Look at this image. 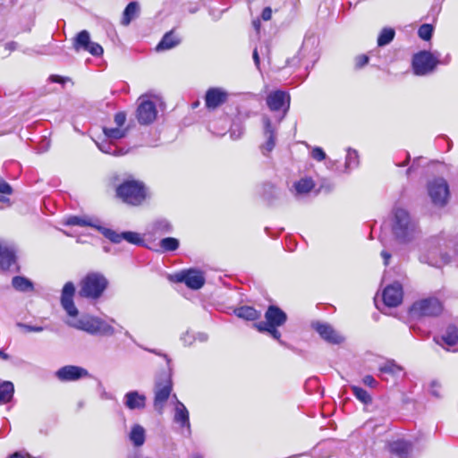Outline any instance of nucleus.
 <instances>
[{"instance_id": "16", "label": "nucleus", "mask_w": 458, "mask_h": 458, "mask_svg": "<svg viewBox=\"0 0 458 458\" xmlns=\"http://www.w3.org/2000/svg\"><path fill=\"white\" fill-rule=\"evenodd\" d=\"M227 98L228 93L222 88H210L205 95V105L208 109L214 110L225 103Z\"/></svg>"}, {"instance_id": "39", "label": "nucleus", "mask_w": 458, "mask_h": 458, "mask_svg": "<svg viewBox=\"0 0 458 458\" xmlns=\"http://www.w3.org/2000/svg\"><path fill=\"white\" fill-rule=\"evenodd\" d=\"M103 132L108 140H119L126 136L127 129L104 127Z\"/></svg>"}, {"instance_id": "20", "label": "nucleus", "mask_w": 458, "mask_h": 458, "mask_svg": "<svg viewBox=\"0 0 458 458\" xmlns=\"http://www.w3.org/2000/svg\"><path fill=\"white\" fill-rule=\"evenodd\" d=\"M146 401V395L136 390L126 393L123 397L124 405L129 410H143Z\"/></svg>"}, {"instance_id": "47", "label": "nucleus", "mask_w": 458, "mask_h": 458, "mask_svg": "<svg viewBox=\"0 0 458 458\" xmlns=\"http://www.w3.org/2000/svg\"><path fill=\"white\" fill-rule=\"evenodd\" d=\"M369 57L367 55H360L354 58V67L356 70L363 68L368 64Z\"/></svg>"}, {"instance_id": "25", "label": "nucleus", "mask_w": 458, "mask_h": 458, "mask_svg": "<svg viewBox=\"0 0 458 458\" xmlns=\"http://www.w3.org/2000/svg\"><path fill=\"white\" fill-rule=\"evenodd\" d=\"M181 43V38L172 30L166 32L156 47L157 52L170 50Z\"/></svg>"}, {"instance_id": "3", "label": "nucleus", "mask_w": 458, "mask_h": 458, "mask_svg": "<svg viewBox=\"0 0 458 458\" xmlns=\"http://www.w3.org/2000/svg\"><path fill=\"white\" fill-rule=\"evenodd\" d=\"M392 230L395 239L401 243L413 241L419 233L417 221L402 208H397L394 211Z\"/></svg>"}, {"instance_id": "58", "label": "nucleus", "mask_w": 458, "mask_h": 458, "mask_svg": "<svg viewBox=\"0 0 458 458\" xmlns=\"http://www.w3.org/2000/svg\"><path fill=\"white\" fill-rule=\"evenodd\" d=\"M208 335L206 333H197L195 334V342L196 341H199L200 343H205L206 341H208Z\"/></svg>"}, {"instance_id": "10", "label": "nucleus", "mask_w": 458, "mask_h": 458, "mask_svg": "<svg viewBox=\"0 0 458 458\" xmlns=\"http://www.w3.org/2000/svg\"><path fill=\"white\" fill-rule=\"evenodd\" d=\"M265 321L255 323V327H281L287 320L286 313L276 305H269L265 312Z\"/></svg>"}, {"instance_id": "23", "label": "nucleus", "mask_w": 458, "mask_h": 458, "mask_svg": "<svg viewBox=\"0 0 458 458\" xmlns=\"http://www.w3.org/2000/svg\"><path fill=\"white\" fill-rule=\"evenodd\" d=\"M65 225L72 226H90L97 229L101 233L102 228H105L100 225L99 219L88 216H72L67 218Z\"/></svg>"}, {"instance_id": "45", "label": "nucleus", "mask_w": 458, "mask_h": 458, "mask_svg": "<svg viewBox=\"0 0 458 458\" xmlns=\"http://www.w3.org/2000/svg\"><path fill=\"white\" fill-rule=\"evenodd\" d=\"M180 340L184 346H191L195 342V334L187 330L181 335Z\"/></svg>"}, {"instance_id": "22", "label": "nucleus", "mask_w": 458, "mask_h": 458, "mask_svg": "<svg viewBox=\"0 0 458 458\" xmlns=\"http://www.w3.org/2000/svg\"><path fill=\"white\" fill-rule=\"evenodd\" d=\"M434 341L437 344L445 347L454 346L458 342V329L455 326L450 325L446 327L445 333L441 335L434 336Z\"/></svg>"}, {"instance_id": "36", "label": "nucleus", "mask_w": 458, "mask_h": 458, "mask_svg": "<svg viewBox=\"0 0 458 458\" xmlns=\"http://www.w3.org/2000/svg\"><path fill=\"white\" fill-rule=\"evenodd\" d=\"M14 386L10 381H4L0 384V404L8 403L13 395Z\"/></svg>"}, {"instance_id": "55", "label": "nucleus", "mask_w": 458, "mask_h": 458, "mask_svg": "<svg viewBox=\"0 0 458 458\" xmlns=\"http://www.w3.org/2000/svg\"><path fill=\"white\" fill-rule=\"evenodd\" d=\"M127 458H154L150 455L143 454L141 451L135 450L127 455Z\"/></svg>"}, {"instance_id": "43", "label": "nucleus", "mask_w": 458, "mask_h": 458, "mask_svg": "<svg viewBox=\"0 0 458 458\" xmlns=\"http://www.w3.org/2000/svg\"><path fill=\"white\" fill-rule=\"evenodd\" d=\"M278 327H256L259 332L268 333L274 339L277 340L280 344L284 345V343L281 340V333L277 329Z\"/></svg>"}, {"instance_id": "12", "label": "nucleus", "mask_w": 458, "mask_h": 458, "mask_svg": "<svg viewBox=\"0 0 458 458\" xmlns=\"http://www.w3.org/2000/svg\"><path fill=\"white\" fill-rule=\"evenodd\" d=\"M175 279L176 282L184 283L192 290H199L205 284L203 273L194 268L181 271L175 275Z\"/></svg>"}, {"instance_id": "32", "label": "nucleus", "mask_w": 458, "mask_h": 458, "mask_svg": "<svg viewBox=\"0 0 458 458\" xmlns=\"http://www.w3.org/2000/svg\"><path fill=\"white\" fill-rule=\"evenodd\" d=\"M344 164V173H349L352 169L358 167L360 164L359 155L357 150L348 148Z\"/></svg>"}, {"instance_id": "7", "label": "nucleus", "mask_w": 458, "mask_h": 458, "mask_svg": "<svg viewBox=\"0 0 458 458\" xmlns=\"http://www.w3.org/2000/svg\"><path fill=\"white\" fill-rule=\"evenodd\" d=\"M428 193L436 207H444L449 199V186L444 178H437L428 183Z\"/></svg>"}, {"instance_id": "52", "label": "nucleus", "mask_w": 458, "mask_h": 458, "mask_svg": "<svg viewBox=\"0 0 458 458\" xmlns=\"http://www.w3.org/2000/svg\"><path fill=\"white\" fill-rule=\"evenodd\" d=\"M19 327L24 328L27 332H42L44 330L43 327H38V326H30L27 324H18Z\"/></svg>"}, {"instance_id": "31", "label": "nucleus", "mask_w": 458, "mask_h": 458, "mask_svg": "<svg viewBox=\"0 0 458 458\" xmlns=\"http://www.w3.org/2000/svg\"><path fill=\"white\" fill-rule=\"evenodd\" d=\"M234 313L238 318L250 321H254L260 316V313L258 310L250 306H242L236 309Z\"/></svg>"}, {"instance_id": "13", "label": "nucleus", "mask_w": 458, "mask_h": 458, "mask_svg": "<svg viewBox=\"0 0 458 458\" xmlns=\"http://www.w3.org/2000/svg\"><path fill=\"white\" fill-rule=\"evenodd\" d=\"M56 377L63 382L76 381L89 376V371L80 366L66 365L55 372Z\"/></svg>"}, {"instance_id": "35", "label": "nucleus", "mask_w": 458, "mask_h": 458, "mask_svg": "<svg viewBox=\"0 0 458 458\" xmlns=\"http://www.w3.org/2000/svg\"><path fill=\"white\" fill-rule=\"evenodd\" d=\"M403 371V368L398 365L394 360H388L379 367L381 374H388L393 377H397Z\"/></svg>"}, {"instance_id": "28", "label": "nucleus", "mask_w": 458, "mask_h": 458, "mask_svg": "<svg viewBox=\"0 0 458 458\" xmlns=\"http://www.w3.org/2000/svg\"><path fill=\"white\" fill-rule=\"evenodd\" d=\"M139 4L135 1L130 2L123 13L121 24L123 26H128L131 23V21L139 15Z\"/></svg>"}, {"instance_id": "64", "label": "nucleus", "mask_w": 458, "mask_h": 458, "mask_svg": "<svg viewBox=\"0 0 458 458\" xmlns=\"http://www.w3.org/2000/svg\"><path fill=\"white\" fill-rule=\"evenodd\" d=\"M454 252L456 255H458V242L455 244Z\"/></svg>"}, {"instance_id": "60", "label": "nucleus", "mask_w": 458, "mask_h": 458, "mask_svg": "<svg viewBox=\"0 0 458 458\" xmlns=\"http://www.w3.org/2000/svg\"><path fill=\"white\" fill-rule=\"evenodd\" d=\"M381 257L384 259L385 266H387L388 263H389V259L391 258V254L388 251H386V250H382L381 251Z\"/></svg>"}, {"instance_id": "40", "label": "nucleus", "mask_w": 458, "mask_h": 458, "mask_svg": "<svg viewBox=\"0 0 458 458\" xmlns=\"http://www.w3.org/2000/svg\"><path fill=\"white\" fill-rule=\"evenodd\" d=\"M159 245L163 251H174L179 248L180 242L176 238L166 237L159 242Z\"/></svg>"}, {"instance_id": "56", "label": "nucleus", "mask_w": 458, "mask_h": 458, "mask_svg": "<svg viewBox=\"0 0 458 458\" xmlns=\"http://www.w3.org/2000/svg\"><path fill=\"white\" fill-rule=\"evenodd\" d=\"M69 80H70L69 78L63 77V76H60V75H51L49 77V81H50L55 82V83H60V84H64L66 81H68Z\"/></svg>"}, {"instance_id": "30", "label": "nucleus", "mask_w": 458, "mask_h": 458, "mask_svg": "<svg viewBox=\"0 0 458 458\" xmlns=\"http://www.w3.org/2000/svg\"><path fill=\"white\" fill-rule=\"evenodd\" d=\"M12 285L15 290L23 293L31 292L34 289L33 283L30 279L20 276L13 277Z\"/></svg>"}, {"instance_id": "9", "label": "nucleus", "mask_w": 458, "mask_h": 458, "mask_svg": "<svg viewBox=\"0 0 458 458\" xmlns=\"http://www.w3.org/2000/svg\"><path fill=\"white\" fill-rule=\"evenodd\" d=\"M102 234L114 244L120 243L123 240L137 246L144 245V240L140 233L131 231L117 233L113 229L102 228Z\"/></svg>"}, {"instance_id": "49", "label": "nucleus", "mask_w": 458, "mask_h": 458, "mask_svg": "<svg viewBox=\"0 0 458 458\" xmlns=\"http://www.w3.org/2000/svg\"><path fill=\"white\" fill-rule=\"evenodd\" d=\"M126 121V114L123 112H118L114 115V123L117 127L121 128Z\"/></svg>"}, {"instance_id": "29", "label": "nucleus", "mask_w": 458, "mask_h": 458, "mask_svg": "<svg viewBox=\"0 0 458 458\" xmlns=\"http://www.w3.org/2000/svg\"><path fill=\"white\" fill-rule=\"evenodd\" d=\"M129 438L134 446H142L146 440V432L142 426L135 424L129 434Z\"/></svg>"}, {"instance_id": "38", "label": "nucleus", "mask_w": 458, "mask_h": 458, "mask_svg": "<svg viewBox=\"0 0 458 458\" xmlns=\"http://www.w3.org/2000/svg\"><path fill=\"white\" fill-rule=\"evenodd\" d=\"M395 35V31L392 28H385L381 30L377 38V45L384 47L393 41Z\"/></svg>"}, {"instance_id": "42", "label": "nucleus", "mask_w": 458, "mask_h": 458, "mask_svg": "<svg viewBox=\"0 0 458 458\" xmlns=\"http://www.w3.org/2000/svg\"><path fill=\"white\" fill-rule=\"evenodd\" d=\"M434 27L431 24L424 23L418 30L419 37L423 40H429L432 38Z\"/></svg>"}, {"instance_id": "24", "label": "nucleus", "mask_w": 458, "mask_h": 458, "mask_svg": "<svg viewBox=\"0 0 458 458\" xmlns=\"http://www.w3.org/2000/svg\"><path fill=\"white\" fill-rule=\"evenodd\" d=\"M315 183L311 178H301L293 182L290 188V191L296 198L306 195L312 191Z\"/></svg>"}, {"instance_id": "8", "label": "nucleus", "mask_w": 458, "mask_h": 458, "mask_svg": "<svg viewBox=\"0 0 458 458\" xmlns=\"http://www.w3.org/2000/svg\"><path fill=\"white\" fill-rule=\"evenodd\" d=\"M442 303L437 298H427L412 304L410 313L412 317H434L442 312Z\"/></svg>"}, {"instance_id": "41", "label": "nucleus", "mask_w": 458, "mask_h": 458, "mask_svg": "<svg viewBox=\"0 0 458 458\" xmlns=\"http://www.w3.org/2000/svg\"><path fill=\"white\" fill-rule=\"evenodd\" d=\"M351 389L352 391L353 395L361 403L365 404L371 403L372 398L370 394L368 393V391H366L365 389L357 386H352Z\"/></svg>"}, {"instance_id": "54", "label": "nucleus", "mask_w": 458, "mask_h": 458, "mask_svg": "<svg viewBox=\"0 0 458 458\" xmlns=\"http://www.w3.org/2000/svg\"><path fill=\"white\" fill-rule=\"evenodd\" d=\"M146 350L148 352H152V353H155L157 355L162 356L165 360V361L167 363V369L166 370H169V368H171V359L168 357L167 354L162 353L159 351L155 350V349H146Z\"/></svg>"}, {"instance_id": "14", "label": "nucleus", "mask_w": 458, "mask_h": 458, "mask_svg": "<svg viewBox=\"0 0 458 458\" xmlns=\"http://www.w3.org/2000/svg\"><path fill=\"white\" fill-rule=\"evenodd\" d=\"M312 328L318 332L322 339L329 344H339L344 340V338L327 323L314 322L312 323Z\"/></svg>"}, {"instance_id": "50", "label": "nucleus", "mask_w": 458, "mask_h": 458, "mask_svg": "<svg viewBox=\"0 0 458 458\" xmlns=\"http://www.w3.org/2000/svg\"><path fill=\"white\" fill-rule=\"evenodd\" d=\"M229 132L231 139L237 140L242 135L243 129L240 125H237V128H231Z\"/></svg>"}, {"instance_id": "34", "label": "nucleus", "mask_w": 458, "mask_h": 458, "mask_svg": "<svg viewBox=\"0 0 458 458\" xmlns=\"http://www.w3.org/2000/svg\"><path fill=\"white\" fill-rule=\"evenodd\" d=\"M151 231L154 234H165L173 231V225L166 219H157L153 222Z\"/></svg>"}, {"instance_id": "57", "label": "nucleus", "mask_w": 458, "mask_h": 458, "mask_svg": "<svg viewBox=\"0 0 458 458\" xmlns=\"http://www.w3.org/2000/svg\"><path fill=\"white\" fill-rule=\"evenodd\" d=\"M272 17V10L270 7H266L263 9L262 11V13H261V18L264 20V21H269Z\"/></svg>"}, {"instance_id": "4", "label": "nucleus", "mask_w": 458, "mask_h": 458, "mask_svg": "<svg viewBox=\"0 0 458 458\" xmlns=\"http://www.w3.org/2000/svg\"><path fill=\"white\" fill-rule=\"evenodd\" d=\"M108 286L107 278L100 272L88 273L80 283L79 294L89 300H98Z\"/></svg>"}, {"instance_id": "2", "label": "nucleus", "mask_w": 458, "mask_h": 458, "mask_svg": "<svg viewBox=\"0 0 458 458\" xmlns=\"http://www.w3.org/2000/svg\"><path fill=\"white\" fill-rule=\"evenodd\" d=\"M116 197L123 203L138 207L149 198L148 189L142 181L133 178L123 180L115 189Z\"/></svg>"}, {"instance_id": "46", "label": "nucleus", "mask_w": 458, "mask_h": 458, "mask_svg": "<svg viewBox=\"0 0 458 458\" xmlns=\"http://www.w3.org/2000/svg\"><path fill=\"white\" fill-rule=\"evenodd\" d=\"M85 51H88L92 55L99 56L103 54V47L99 44L91 41Z\"/></svg>"}, {"instance_id": "53", "label": "nucleus", "mask_w": 458, "mask_h": 458, "mask_svg": "<svg viewBox=\"0 0 458 458\" xmlns=\"http://www.w3.org/2000/svg\"><path fill=\"white\" fill-rule=\"evenodd\" d=\"M146 350L148 352H152V353H155L157 355L162 356L165 360V361L167 363V369L166 370H169V368H171V359L168 357L167 354L162 353L159 351L155 350V349H146Z\"/></svg>"}, {"instance_id": "5", "label": "nucleus", "mask_w": 458, "mask_h": 458, "mask_svg": "<svg viewBox=\"0 0 458 458\" xmlns=\"http://www.w3.org/2000/svg\"><path fill=\"white\" fill-rule=\"evenodd\" d=\"M172 389V368H169V370L162 371L156 378L154 406L157 410H161L164 407Z\"/></svg>"}, {"instance_id": "33", "label": "nucleus", "mask_w": 458, "mask_h": 458, "mask_svg": "<svg viewBox=\"0 0 458 458\" xmlns=\"http://www.w3.org/2000/svg\"><path fill=\"white\" fill-rule=\"evenodd\" d=\"M97 145L100 151L113 156H123L128 152V150H124L123 148H118L117 146L112 144L107 140L97 143Z\"/></svg>"}, {"instance_id": "51", "label": "nucleus", "mask_w": 458, "mask_h": 458, "mask_svg": "<svg viewBox=\"0 0 458 458\" xmlns=\"http://www.w3.org/2000/svg\"><path fill=\"white\" fill-rule=\"evenodd\" d=\"M362 382L364 385L371 387V388H375L377 387V380L370 375H366L363 378H362Z\"/></svg>"}, {"instance_id": "26", "label": "nucleus", "mask_w": 458, "mask_h": 458, "mask_svg": "<svg viewBox=\"0 0 458 458\" xmlns=\"http://www.w3.org/2000/svg\"><path fill=\"white\" fill-rule=\"evenodd\" d=\"M174 420L182 428H187L188 429L191 428L189 411L185 405L178 400L176 401L174 407Z\"/></svg>"}, {"instance_id": "1", "label": "nucleus", "mask_w": 458, "mask_h": 458, "mask_svg": "<svg viewBox=\"0 0 458 458\" xmlns=\"http://www.w3.org/2000/svg\"><path fill=\"white\" fill-rule=\"evenodd\" d=\"M74 294V284L72 282H67L62 289L60 300L63 309L71 318L66 321V324L73 328L85 331L92 335H114L115 333L114 328L98 317L83 315L80 318H76L78 317L79 310L73 301Z\"/></svg>"}, {"instance_id": "18", "label": "nucleus", "mask_w": 458, "mask_h": 458, "mask_svg": "<svg viewBox=\"0 0 458 458\" xmlns=\"http://www.w3.org/2000/svg\"><path fill=\"white\" fill-rule=\"evenodd\" d=\"M422 263H427L429 266L440 267L450 261V256L444 253L437 248L431 249L427 254H422L420 257Z\"/></svg>"}, {"instance_id": "44", "label": "nucleus", "mask_w": 458, "mask_h": 458, "mask_svg": "<svg viewBox=\"0 0 458 458\" xmlns=\"http://www.w3.org/2000/svg\"><path fill=\"white\" fill-rule=\"evenodd\" d=\"M442 386L439 381L432 380L429 384V393L431 395L437 398L442 397Z\"/></svg>"}, {"instance_id": "21", "label": "nucleus", "mask_w": 458, "mask_h": 458, "mask_svg": "<svg viewBox=\"0 0 458 458\" xmlns=\"http://www.w3.org/2000/svg\"><path fill=\"white\" fill-rule=\"evenodd\" d=\"M389 451L397 458H411L412 445L409 441L398 439L389 444Z\"/></svg>"}, {"instance_id": "19", "label": "nucleus", "mask_w": 458, "mask_h": 458, "mask_svg": "<svg viewBox=\"0 0 458 458\" xmlns=\"http://www.w3.org/2000/svg\"><path fill=\"white\" fill-rule=\"evenodd\" d=\"M265 143L261 146L263 155L271 152L276 145V129L273 127L269 118H263Z\"/></svg>"}, {"instance_id": "11", "label": "nucleus", "mask_w": 458, "mask_h": 458, "mask_svg": "<svg viewBox=\"0 0 458 458\" xmlns=\"http://www.w3.org/2000/svg\"><path fill=\"white\" fill-rule=\"evenodd\" d=\"M140 104L136 111V116L139 123L148 125L152 123L157 118V107L153 101L140 98Z\"/></svg>"}, {"instance_id": "17", "label": "nucleus", "mask_w": 458, "mask_h": 458, "mask_svg": "<svg viewBox=\"0 0 458 458\" xmlns=\"http://www.w3.org/2000/svg\"><path fill=\"white\" fill-rule=\"evenodd\" d=\"M403 301V288L399 283L386 286L383 291V301L387 307H397Z\"/></svg>"}, {"instance_id": "59", "label": "nucleus", "mask_w": 458, "mask_h": 458, "mask_svg": "<svg viewBox=\"0 0 458 458\" xmlns=\"http://www.w3.org/2000/svg\"><path fill=\"white\" fill-rule=\"evenodd\" d=\"M252 58H253L256 67L259 70L260 60H259V51L257 48H255L253 50Z\"/></svg>"}, {"instance_id": "15", "label": "nucleus", "mask_w": 458, "mask_h": 458, "mask_svg": "<svg viewBox=\"0 0 458 458\" xmlns=\"http://www.w3.org/2000/svg\"><path fill=\"white\" fill-rule=\"evenodd\" d=\"M267 105L271 111H279L284 107V113L290 107V96L283 90H276L268 94Z\"/></svg>"}, {"instance_id": "62", "label": "nucleus", "mask_w": 458, "mask_h": 458, "mask_svg": "<svg viewBox=\"0 0 458 458\" xmlns=\"http://www.w3.org/2000/svg\"><path fill=\"white\" fill-rule=\"evenodd\" d=\"M0 357H2L3 359H7V354L0 351Z\"/></svg>"}, {"instance_id": "37", "label": "nucleus", "mask_w": 458, "mask_h": 458, "mask_svg": "<svg viewBox=\"0 0 458 458\" xmlns=\"http://www.w3.org/2000/svg\"><path fill=\"white\" fill-rule=\"evenodd\" d=\"M90 42L89 33L87 30H81L74 39L73 47L76 51L85 50Z\"/></svg>"}, {"instance_id": "63", "label": "nucleus", "mask_w": 458, "mask_h": 458, "mask_svg": "<svg viewBox=\"0 0 458 458\" xmlns=\"http://www.w3.org/2000/svg\"><path fill=\"white\" fill-rule=\"evenodd\" d=\"M0 357H2L3 359H7V354L0 351Z\"/></svg>"}, {"instance_id": "6", "label": "nucleus", "mask_w": 458, "mask_h": 458, "mask_svg": "<svg viewBox=\"0 0 458 458\" xmlns=\"http://www.w3.org/2000/svg\"><path fill=\"white\" fill-rule=\"evenodd\" d=\"M440 55L429 51H420L412 57V70L414 74L424 76L432 72L439 64Z\"/></svg>"}, {"instance_id": "61", "label": "nucleus", "mask_w": 458, "mask_h": 458, "mask_svg": "<svg viewBox=\"0 0 458 458\" xmlns=\"http://www.w3.org/2000/svg\"><path fill=\"white\" fill-rule=\"evenodd\" d=\"M18 44L14 41H11L5 44V49L9 51H14L17 49Z\"/></svg>"}, {"instance_id": "27", "label": "nucleus", "mask_w": 458, "mask_h": 458, "mask_svg": "<svg viewBox=\"0 0 458 458\" xmlns=\"http://www.w3.org/2000/svg\"><path fill=\"white\" fill-rule=\"evenodd\" d=\"M15 263V253L12 247L0 244V268L9 269Z\"/></svg>"}, {"instance_id": "48", "label": "nucleus", "mask_w": 458, "mask_h": 458, "mask_svg": "<svg viewBox=\"0 0 458 458\" xmlns=\"http://www.w3.org/2000/svg\"><path fill=\"white\" fill-rule=\"evenodd\" d=\"M311 157L317 161H323L326 159V153L320 147H315L313 148L311 151Z\"/></svg>"}]
</instances>
